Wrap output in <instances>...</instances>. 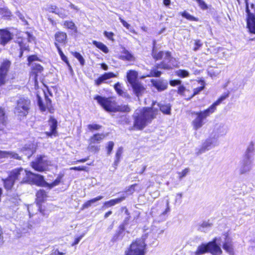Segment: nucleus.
Returning a JSON list of instances; mask_svg holds the SVG:
<instances>
[{
	"mask_svg": "<svg viewBox=\"0 0 255 255\" xmlns=\"http://www.w3.org/2000/svg\"><path fill=\"white\" fill-rule=\"evenodd\" d=\"M31 101L27 97H20L17 102L14 109V113L20 118L25 117L30 108Z\"/></svg>",
	"mask_w": 255,
	"mask_h": 255,
	"instance_id": "nucleus-4",
	"label": "nucleus"
},
{
	"mask_svg": "<svg viewBox=\"0 0 255 255\" xmlns=\"http://www.w3.org/2000/svg\"><path fill=\"white\" fill-rule=\"evenodd\" d=\"M40 175L39 174L32 173L30 171L28 172L26 170L24 169L23 168H21V167L18 168H15V169L12 170L10 172V175L16 176V175Z\"/></svg>",
	"mask_w": 255,
	"mask_h": 255,
	"instance_id": "nucleus-22",
	"label": "nucleus"
},
{
	"mask_svg": "<svg viewBox=\"0 0 255 255\" xmlns=\"http://www.w3.org/2000/svg\"><path fill=\"white\" fill-rule=\"evenodd\" d=\"M105 135L103 133H96L92 136L89 139L91 143H100L104 138Z\"/></svg>",
	"mask_w": 255,
	"mask_h": 255,
	"instance_id": "nucleus-29",
	"label": "nucleus"
},
{
	"mask_svg": "<svg viewBox=\"0 0 255 255\" xmlns=\"http://www.w3.org/2000/svg\"><path fill=\"white\" fill-rule=\"evenodd\" d=\"M135 186V185L134 184L131 185L129 189L126 192V193L123 194V195L120 198L111 199L109 201H106L104 203L103 208H109L114 206L117 204L120 203L126 199L128 194H131L134 191Z\"/></svg>",
	"mask_w": 255,
	"mask_h": 255,
	"instance_id": "nucleus-12",
	"label": "nucleus"
},
{
	"mask_svg": "<svg viewBox=\"0 0 255 255\" xmlns=\"http://www.w3.org/2000/svg\"><path fill=\"white\" fill-rule=\"evenodd\" d=\"M103 198V196H99L95 198L90 200V201L91 202V204H92L96 202L97 201L102 199Z\"/></svg>",
	"mask_w": 255,
	"mask_h": 255,
	"instance_id": "nucleus-60",
	"label": "nucleus"
},
{
	"mask_svg": "<svg viewBox=\"0 0 255 255\" xmlns=\"http://www.w3.org/2000/svg\"><path fill=\"white\" fill-rule=\"evenodd\" d=\"M169 83L170 85L174 86L176 85H180L181 83V81L180 80H174L170 81Z\"/></svg>",
	"mask_w": 255,
	"mask_h": 255,
	"instance_id": "nucleus-59",
	"label": "nucleus"
},
{
	"mask_svg": "<svg viewBox=\"0 0 255 255\" xmlns=\"http://www.w3.org/2000/svg\"><path fill=\"white\" fill-rule=\"evenodd\" d=\"M48 122L51 131L50 132H46V134L48 136H51L52 135H54L56 132L57 121L53 117H51Z\"/></svg>",
	"mask_w": 255,
	"mask_h": 255,
	"instance_id": "nucleus-18",
	"label": "nucleus"
},
{
	"mask_svg": "<svg viewBox=\"0 0 255 255\" xmlns=\"http://www.w3.org/2000/svg\"><path fill=\"white\" fill-rule=\"evenodd\" d=\"M157 112L158 110L153 108L136 110L132 115L133 125L129 128V130H142L156 118Z\"/></svg>",
	"mask_w": 255,
	"mask_h": 255,
	"instance_id": "nucleus-1",
	"label": "nucleus"
},
{
	"mask_svg": "<svg viewBox=\"0 0 255 255\" xmlns=\"http://www.w3.org/2000/svg\"><path fill=\"white\" fill-rule=\"evenodd\" d=\"M31 68L32 72L37 76L39 73H41L43 70V67L39 64L36 63L31 64Z\"/></svg>",
	"mask_w": 255,
	"mask_h": 255,
	"instance_id": "nucleus-33",
	"label": "nucleus"
},
{
	"mask_svg": "<svg viewBox=\"0 0 255 255\" xmlns=\"http://www.w3.org/2000/svg\"><path fill=\"white\" fill-rule=\"evenodd\" d=\"M204 88V87L203 86H201L200 87H198V88L195 89L194 91V93H193V95L192 96V97H193L194 95H197L198 93H199L201 91H202L203 90Z\"/></svg>",
	"mask_w": 255,
	"mask_h": 255,
	"instance_id": "nucleus-57",
	"label": "nucleus"
},
{
	"mask_svg": "<svg viewBox=\"0 0 255 255\" xmlns=\"http://www.w3.org/2000/svg\"><path fill=\"white\" fill-rule=\"evenodd\" d=\"M185 91V88L183 86H180L178 87V93L179 94L183 95Z\"/></svg>",
	"mask_w": 255,
	"mask_h": 255,
	"instance_id": "nucleus-63",
	"label": "nucleus"
},
{
	"mask_svg": "<svg viewBox=\"0 0 255 255\" xmlns=\"http://www.w3.org/2000/svg\"><path fill=\"white\" fill-rule=\"evenodd\" d=\"M228 130L227 126L225 124H221L216 128V132L217 134L216 136L219 137V135H225L227 133Z\"/></svg>",
	"mask_w": 255,
	"mask_h": 255,
	"instance_id": "nucleus-28",
	"label": "nucleus"
},
{
	"mask_svg": "<svg viewBox=\"0 0 255 255\" xmlns=\"http://www.w3.org/2000/svg\"><path fill=\"white\" fill-rule=\"evenodd\" d=\"M123 152V148L122 147H120L117 151L116 154V159L114 162V166H115V168H116V166H118L120 159L121 157L122 154Z\"/></svg>",
	"mask_w": 255,
	"mask_h": 255,
	"instance_id": "nucleus-38",
	"label": "nucleus"
},
{
	"mask_svg": "<svg viewBox=\"0 0 255 255\" xmlns=\"http://www.w3.org/2000/svg\"><path fill=\"white\" fill-rule=\"evenodd\" d=\"M55 39L57 43V42L61 43H65L67 39V34L65 32L62 31L57 32L55 34Z\"/></svg>",
	"mask_w": 255,
	"mask_h": 255,
	"instance_id": "nucleus-27",
	"label": "nucleus"
},
{
	"mask_svg": "<svg viewBox=\"0 0 255 255\" xmlns=\"http://www.w3.org/2000/svg\"><path fill=\"white\" fill-rule=\"evenodd\" d=\"M8 153H7V151H3L0 150V159L7 157V154Z\"/></svg>",
	"mask_w": 255,
	"mask_h": 255,
	"instance_id": "nucleus-64",
	"label": "nucleus"
},
{
	"mask_svg": "<svg viewBox=\"0 0 255 255\" xmlns=\"http://www.w3.org/2000/svg\"><path fill=\"white\" fill-rule=\"evenodd\" d=\"M101 127V126L97 124H91L88 126V129L91 131L93 130H98Z\"/></svg>",
	"mask_w": 255,
	"mask_h": 255,
	"instance_id": "nucleus-46",
	"label": "nucleus"
},
{
	"mask_svg": "<svg viewBox=\"0 0 255 255\" xmlns=\"http://www.w3.org/2000/svg\"><path fill=\"white\" fill-rule=\"evenodd\" d=\"M119 19H120V21L122 22V23L123 24V25H124V26L126 27L127 29L129 28V27L130 26V25L125 20L122 19L121 17H119Z\"/></svg>",
	"mask_w": 255,
	"mask_h": 255,
	"instance_id": "nucleus-58",
	"label": "nucleus"
},
{
	"mask_svg": "<svg viewBox=\"0 0 255 255\" xmlns=\"http://www.w3.org/2000/svg\"><path fill=\"white\" fill-rule=\"evenodd\" d=\"M218 145V136L216 134H212L203 142L200 148L196 149V154L199 155Z\"/></svg>",
	"mask_w": 255,
	"mask_h": 255,
	"instance_id": "nucleus-5",
	"label": "nucleus"
},
{
	"mask_svg": "<svg viewBox=\"0 0 255 255\" xmlns=\"http://www.w3.org/2000/svg\"><path fill=\"white\" fill-rule=\"evenodd\" d=\"M220 72V71H218L217 72L213 71V70H210L208 71V73L211 77L216 76H217Z\"/></svg>",
	"mask_w": 255,
	"mask_h": 255,
	"instance_id": "nucleus-62",
	"label": "nucleus"
},
{
	"mask_svg": "<svg viewBox=\"0 0 255 255\" xmlns=\"http://www.w3.org/2000/svg\"><path fill=\"white\" fill-rule=\"evenodd\" d=\"M0 34L1 37L0 43L3 45H4L12 39L11 33L6 30H0Z\"/></svg>",
	"mask_w": 255,
	"mask_h": 255,
	"instance_id": "nucleus-20",
	"label": "nucleus"
},
{
	"mask_svg": "<svg viewBox=\"0 0 255 255\" xmlns=\"http://www.w3.org/2000/svg\"><path fill=\"white\" fill-rule=\"evenodd\" d=\"M56 14H57L62 19L66 18L68 17V14L66 13V10L62 7L57 8Z\"/></svg>",
	"mask_w": 255,
	"mask_h": 255,
	"instance_id": "nucleus-39",
	"label": "nucleus"
},
{
	"mask_svg": "<svg viewBox=\"0 0 255 255\" xmlns=\"http://www.w3.org/2000/svg\"><path fill=\"white\" fill-rule=\"evenodd\" d=\"M158 106L160 108V110L164 114L166 115H170L171 114V106L169 104L166 105H162L158 104Z\"/></svg>",
	"mask_w": 255,
	"mask_h": 255,
	"instance_id": "nucleus-34",
	"label": "nucleus"
},
{
	"mask_svg": "<svg viewBox=\"0 0 255 255\" xmlns=\"http://www.w3.org/2000/svg\"><path fill=\"white\" fill-rule=\"evenodd\" d=\"M37 103L41 111L43 112L45 111L46 110L45 107L43 104L41 98L39 96H37Z\"/></svg>",
	"mask_w": 255,
	"mask_h": 255,
	"instance_id": "nucleus-47",
	"label": "nucleus"
},
{
	"mask_svg": "<svg viewBox=\"0 0 255 255\" xmlns=\"http://www.w3.org/2000/svg\"><path fill=\"white\" fill-rule=\"evenodd\" d=\"M176 74L182 78L188 77L189 76V72L185 70H179L176 71Z\"/></svg>",
	"mask_w": 255,
	"mask_h": 255,
	"instance_id": "nucleus-45",
	"label": "nucleus"
},
{
	"mask_svg": "<svg viewBox=\"0 0 255 255\" xmlns=\"http://www.w3.org/2000/svg\"><path fill=\"white\" fill-rule=\"evenodd\" d=\"M50 164L48 158L44 155H37L35 160L31 163L33 168L39 172L46 170Z\"/></svg>",
	"mask_w": 255,
	"mask_h": 255,
	"instance_id": "nucleus-8",
	"label": "nucleus"
},
{
	"mask_svg": "<svg viewBox=\"0 0 255 255\" xmlns=\"http://www.w3.org/2000/svg\"><path fill=\"white\" fill-rule=\"evenodd\" d=\"M7 153H8L7 154V157L9 156V157H10L11 158H13L14 159H19V160L21 159V157L17 153H15L14 152H7Z\"/></svg>",
	"mask_w": 255,
	"mask_h": 255,
	"instance_id": "nucleus-53",
	"label": "nucleus"
},
{
	"mask_svg": "<svg viewBox=\"0 0 255 255\" xmlns=\"http://www.w3.org/2000/svg\"><path fill=\"white\" fill-rule=\"evenodd\" d=\"M21 150L28 158H29L36 151V146L33 143L26 144Z\"/></svg>",
	"mask_w": 255,
	"mask_h": 255,
	"instance_id": "nucleus-17",
	"label": "nucleus"
},
{
	"mask_svg": "<svg viewBox=\"0 0 255 255\" xmlns=\"http://www.w3.org/2000/svg\"><path fill=\"white\" fill-rule=\"evenodd\" d=\"M137 77L138 73L136 71L130 70L127 72V79L130 85L138 82Z\"/></svg>",
	"mask_w": 255,
	"mask_h": 255,
	"instance_id": "nucleus-21",
	"label": "nucleus"
},
{
	"mask_svg": "<svg viewBox=\"0 0 255 255\" xmlns=\"http://www.w3.org/2000/svg\"><path fill=\"white\" fill-rule=\"evenodd\" d=\"M47 197L46 192L43 190H40L36 193L37 207L40 213L43 214L40 204L43 202Z\"/></svg>",
	"mask_w": 255,
	"mask_h": 255,
	"instance_id": "nucleus-16",
	"label": "nucleus"
},
{
	"mask_svg": "<svg viewBox=\"0 0 255 255\" xmlns=\"http://www.w3.org/2000/svg\"><path fill=\"white\" fill-rule=\"evenodd\" d=\"M255 144L253 141L250 142L245 151V154L246 155L254 156L255 151Z\"/></svg>",
	"mask_w": 255,
	"mask_h": 255,
	"instance_id": "nucleus-36",
	"label": "nucleus"
},
{
	"mask_svg": "<svg viewBox=\"0 0 255 255\" xmlns=\"http://www.w3.org/2000/svg\"><path fill=\"white\" fill-rule=\"evenodd\" d=\"M146 245L143 239H139L133 242L126 255H144Z\"/></svg>",
	"mask_w": 255,
	"mask_h": 255,
	"instance_id": "nucleus-6",
	"label": "nucleus"
},
{
	"mask_svg": "<svg viewBox=\"0 0 255 255\" xmlns=\"http://www.w3.org/2000/svg\"><path fill=\"white\" fill-rule=\"evenodd\" d=\"M169 201L167 199L165 206L153 207L151 209L150 214L153 217L159 216L160 220H165L167 217V214L170 212Z\"/></svg>",
	"mask_w": 255,
	"mask_h": 255,
	"instance_id": "nucleus-10",
	"label": "nucleus"
},
{
	"mask_svg": "<svg viewBox=\"0 0 255 255\" xmlns=\"http://www.w3.org/2000/svg\"><path fill=\"white\" fill-rule=\"evenodd\" d=\"M116 77L115 74L112 72L105 73L95 81L97 85H100L105 80Z\"/></svg>",
	"mask_w": 255,
	"mask_h": 255,
	"instance_id": "nucleus-24",
	"label": "nucleus"
},
{
	"mask_svg": "<svg viewBox=\"0 0 255 255\" xmlns=\"http://www.w3.org/2000/svg\"><path fill=\"white\" fill-rule=\"evenodd\" d=\"M155 45V41H153V47L152 51V56L153 58L156 60L161 59L162 58H163L165 55L166 52L161 51L157 52V50H156Z\"/></svg>",
	"mask_w": 255,
	"mask_h": 255,
	"instance_id": "nucleus-26",
	"label": "nucleus"
},
{
	"mask_svg": "<svg viewBox=\"0 0 255 255\" xmlns=\"http://www.w3.org/2000/svg\"><path fill=\"white\" fill-rule=\"evenodd\" d=\"M123 55L121 56V58L123 60H127L128 61L134 60V57L133 55L128 51L125 49L123 52Z\"/></svg>",
	"mask_w": 255,
	"mask_h": 255,
	"instance_id": "nucleus-35",
	"label": "nucleus"
},
{
	"mask_svg": "<svg viewBox=\"0 0 255 255\" xmlns=\"http://www.w3.org/2000/svg\"><path fill=\"white\" fill-rule=\"evenodd\" d=\"M194 41L195 47H194L193 50L196 51L202 46L203 44L200 40H195Z\"/></svg>",
	"mask_w": 255,
	"mask_h": 255,
	"instance_id": "nucleus-49",
	"label": "nucleus"
},
{
	"mask_svg": "<svg viewBox=\"0 0 255 255\" xmlns=\"http://www.w3.org/2000/svg\"><path fill=\"white\" fill-rule=\"evenodd\" d=\"M116 111L128 113L130 111V108L128 105H121L116 107Z\"/></svg>",
	"mask_w": 255,
	"mask_h": 255,
	"instance_id": "nucleus-40",
	"label": "nucleus"
},
{
	"mask_svg": "<svg viewBox=\"0 0 255 255\" xmlns=\"http://www.w3.org/2000/svg\"><path fill=\"white\" fill-rule=\"evenodd\" d=\"M151 82L152 85L159 91L165 90L168 86V82L165 80L152 79L151 80Z\"/></svg>",
	"mask_w": 255,
	"mask_h": 255,
	"instance_id": "nucleus-15",
	"label": "nucleus"
},
{
	"mask_svg": "<svg viewBox=\"0 0 255 255\" xmlns=\"http://www.w3.org/2000/svg\"><path fill=\"white\" fill-rule=\"evenodd\" d=\"M246 4V11L247 13V26L251 33L255 34V0L254 3H252L251 7L254 10L251 12L249 9L248 0H244Z\"/></svg>",
	"mask_w": 255,
	"mask_h": 255,
	"instance_id": "nucleus-7",
	"label": "nucleus"
},
{
	"mask_svg": "<svg viewBox=\"0 0 255 255\" xmlns=\"http://www.w3.org/2000/svg\"><path fill=\"white\" fill-rule=\"evenodd\" d=\"M200 6L203 9H206L207 8V5L202 0H196Z\"/></svg>",
	"mask_w": 255,
	"mask_h": 255,
	"instance_id": "nucleus-55",
	"label": "nucleus"
},
{
	"mask_svg": "<svg viewBox=\"0 0 255 255\" xmlns=\"http://www.w3.org/2000/svg\"><path fill=\"white\" fill-rule=\"evenodd\" d=\"M97 102L107 111L116 112L115 102L111 97L106 98L99 95L94 97Z\"/></svg>",
	"mask_w": 255,
	"mask_h": 255,
	"instance_id": "nucleus-11",
	"label": "nucleus"
},
{
	"mask_svg": "<svg viewBox=\"0 0 255 255\" xmlns=\"http://www.w3.org/2000/svg\"><path fill=\"white\" fill-rule=\"evenodd\" d=\"M131 86L137 97L141 96L145 90L144 87L139 82L131 84Z\"/></svg>",
	"mask_w": 255,
	"mask_h": 255,
	"instance_id": "nucleus-19",
	"label": "nucleus"
},
{
	"mask_svg": "<svg viewBox=\"0 0 255 255\" xmlns=\"http://www.w3.org/2000/svg\"><path fill=\"white\" fill-rule=\"evenodd\" d=\"M17 176H7V177L4 179H2L3 181L4 186L7 190L11 189L12 187L15 177Z\"/></svg>",
	"mask_w": 255,
	"mask_h": 255,
	"instance_id": "nucleus-25",
	"label": "nucleus"
},
{
	"mask_svg": "<svg viewBox=\"0 0 255 255\" xmlns=\"http://www.w3.org/2000/svg\"><path fill=\"white\" fill-rule=\"evenodd\" d=\"M54 45L56 46V47L57 48V49L58 50V53H59V55H60L61 59L64 62H65L66 63L68 64V61L67 58V57L66 56L64 55V54L63 53V52H62L61 48L60 47V46L59 45V44L58 43H57L56 42H55L54 43Z\"/></svg>",
	"mask_w": 255,
	"mask_h": 255,
	"instance_id": "nucleus-41",
	"label": "nucleus"
},
{
	"mask_svg": "<svg viewBox=\"0 0 255 255\" xmlns=\"http://www.w3.org/2000/svg\"><path fill=\"white\" fill-rule=\"evenodd\" d=\"M223 248L227 253L232 254L233 252V243L232 240L227 237L225 239V241L223 245Z\"/></svg>",
	"mask_w": 255,
	"mask_h": 255,
	"instance_id": "nucleus-23",
	"label": "nucleus"
},
{
	"mask_svg": "<svg viewBox=\"0 0 255 255\" xmlns=\"http://www.w3.org/2000/svg\"><path fill=\"white\" fill-rule=\"evenodd\" d=\"M228 97V94L221 96L218 100L214 103L207 109L201 111L200 112H193L192 115H195L196 117L192 122V125L195 130H197L201 128L204 124V120L210 115L213 114L216 110V107L219 105L222 101Z\"/></svg>",
	"mask_w": 255,
	"mask_h": 255,
	"instance_id": "nucleus-2",
	"label": "nucleus"
},
{
	"mask_svg": "<svg viewBox=\"0 0 255 255\" xmlns=\"http://www.w3.org/2000/svg\"><path fill=\"white\" fill-rule=\"evenodd\" d=\"M29 177V183L40 186H48L50 188L59 184L61 180L62 176H58L54 182L51 183L46 182L43 178L44 176H28Z\"/></svg>",
	"mask_w": 255,
	"mask_h": 255,
	"instance_id": "nucleus-9",
	"label": "nucleus"
},
{
	"mask_svg": "<svg viewBox=\"0 0 255 255\" xmlns=\"http://www.w3.org/2000/svg\"><path fill=\"white\" fill-rule=\"evenodd\" d=\"M57 8L58 7L56 5H50L46 8V10L49 12L56 14Z\"/></svg>",
	"mask_w": 255,
	"mask_h": 255,
	"instance_id": "nucleus-51",
	"label": "nucleus"
},
{
	"mask_svg": "<svg viewBox=\"0 0 255 255\" xmlns=\"http://www.w3.org/2000/svg\"><path fill=\"white\" fill-rule=\"evenodd\" d=\"M84 234H83V235H81L80 236L76 238L75 239V241L74 242H73V243L72 244V246H74L76 245H77L79 242L80 241V240L82 239V238L84 236Z\"/></svg>",
	"mask_w": 255,
	"mask_h": 255,
	"instance_id": "nucleus-56",
	"label": "nucleus"
},
{
	"mask_svg": "<svg viewBox=\"0 0 255 255\" xmlns=\"http://www.w3.org/2000/svg\"><path fill=\"white\" fill-rule=\"evenodd\" d=\"M104 35L105 36H106L108 39H113L112 38H113V36L114 35V34L113 33L110 32H107V31H105L104 32Z\"/></svg>",
	"mask_w": 255,
	"mask_h": 255,
	"instance_id": "nucleus-61",
	"label": "nucleus"
},
{
	"mask_svg": "<svg viewBox=\"0 0 255 255\" xmlns=\"http://www.w3.org/2000/svg\"><path fill=\"white\" fill-rule=\"evenodd\" d=\"M63 25L72 31L77 33L78 32L77 27L75 24L72 20H65L63 21Z\"/></svg>",
	"mask_w": 255,
	"mask_h": 255,
	"instance_id": "nucleus-31",
	"label": "nucleus"
},
{
	"mask_svg": "<svg viewBox=\"0 0 255 255\" xmlns=\"http://www.w3.org/2000/svg\"><path fill=\"white\" fill-rule=\"evenodd\" d=\"M114 88L120 95H122L123 94V91L122 90L121 84L119 83H117L115 85Z\"/></svg>",
	"mask_w": 255,
	"mask_h": 255,
	"instance_id": "nucleus-48",
	"label": "nucleus"
},
{
	"mask_svg": "<svg viewBox=\"0 0 255 255\" xmlns=\"http://www.w3.org/2000/svg\"><path fill=\"white\" fill-rule=\"evenodd\" d=\"M94 143H91L89 142V145L88 146V149L93 152H96L99 151L100 146L95 145Z\"/></svg>",
	"mask_w": 255,
	"mask_h": 255,
	"instance_id": "nucleus-42",
	"label": "nucleus"
},
{
	"mask_svg": "<svg viewBox=\"0 0 255 255\" xmlns=\"http://www.w3.org/2000/svg\"><path fill=\"white\" fill-rule=\"evenodd\" d=\"M72 54L73 56L78 60L81 65L83 66L84 65L85 60L80 53L77 52H72Z\"/></svg>",
	"mask_w": 255,
	"mask_h": 255,
	"instance_id": "nucleus-43",
	"label": "nucleus"
},
{
	"mask_svg": "<svg viewBox=\"0 0 255 255\" xmlns=\"http://www.w3.org/2000/svg\"><path fill=\"white\" fill-rule=\"evenodd\" d=\"M210 227H211V224H210L208 223V222H204L200 226V227L199 229L201 231L205 232L206 230H204V228H207Z\"/></svg>",
	"mask_w": 255,
	"mask_h": 255,
	"instance_id": "nucleus-54",
	"label": "nucleus"
},
{
	"mask_svg": "<svg viewBox=\"0 0 255 255\" xmlns=\"http://www.w3.org/2000/svg\"><path fill=\"white\" fill-rule=\"evenodd\" d=\"M220 240V238H215L212 242L207 244H202L198 247L196 252V255H201L207 252H210L213 255L221 254L222 251L218 245Z\"/></svg>",
	"mask_w": 255,
	"mask_h": 255,
	"instance_id": "nucleus-3",
	"label": "nucleus"
},
{
	"mask_svg": "<svg viewBox=\"0 0 255 255\" xmlns=\"http://www.w3.org/2000/svg\"><path fill=\"white\" fill-rule=\"evenodd\" d=\"M181 15L186 18V19L189 20H191V21H198V19L197 18L190 15L189 13H188L186 11H184L183 12H182L181 13Z\"/></svg>",
	"mask_w": 255,
	"mask_h": 255,
	"instance_id": "nucleus-44",
	"label": "nucleus"
},
{
	"mask_svg": "<svg viewBox=\"0 0 255 255\" xmlns=\"http://www.w3.org/2000/svg\"><path fill=\"white\" fill-rule=\"evenodd\" d=\"M114 146V143L113 141H109L108 143V146L107 147V153L108 154H110Z\"/></svg>",
	"mask_w": 255,
	"mask_h": 255,
	"instance_id": "nucleus-50",
	"label": "nucleus"
},
{
	"mask_svg": "<svg viewBox=\"0 0 255 255\" xmlns=\"http://www.w3.org/2000/svg\"><path fill=\"white\" fill-rule=\"evenodd\" d=\"M6 124V117L4 110L0 108V131H2Z\"/></svg>",
	"mask_w": 255,
	"mask_h": 255,
	"instance_id": "nucleus-30",
	"label": "nucleus"
},
{
	"mask_svg": "<svg viewBox=\"0 0 255 255\" xmlns=\"http://www.w3.org/2000/svg\"><path fill=\"white\" fill-rule=\"evenodd\" d=\"M93 44L96 46L97 48L101 50L103 52L105 53H107L109 52V49L108 47L104 44L103 43L100 42H98L97 41H93Z\"/></svg>",
	"mask_w": 255,
	"mask_h": 255,
	"instance_id": "nucleus-37",
	"label": "nucleus"
},
{
	"mask_svg": "<svg viewBox=\"0 0 255 255\" xmlns=\"http://www.w3.org/2000/svg\"><path fill=\"white\" fill-rule=\"evenodd\" d=\"M10 65V61H4L0 67V73L1 75H7L8 69Z\"/></svg>",
	"mask_w": 255,
	"mask_h": 255,
	"instance_id": "nucleus-32",
	"label": "nucleus"
},
{
	"mask_svg": "<svg viewBox=\"0 0 255 255\" xmlns=\"http://www.w3.org/2000/svg\"><path fill=\"white\" fill-rule=\"evenodd\" d=\"M254 156L244 155L241 161L240 170L241 174H245L252 168Z\"/></svg>",
	"mask_w": 255,
	"mask_h": 255,
	"instance_id": "nucleus-13",
	"label": "nucleus"
},
{
	"mask_svg": "<svg viewBox=\"0 0 255 255\" xmlns=\"http://www.w3.org/2000/svg\"><path fill=\"white\" fill-rule=\"evenodd\" d=\"M151 76L159 77L161 74V72L156 69H153L150 72Z\"/></svg>",
	"mask_w": 255,
	"mask_h": 255,
	"instance_id": "nucleus-52",
	"label": "nucleus"
},
{
	"mask_svg": "<svg viewBox=\"0 0 255 255\" xmlns=\"http://www.w3.org/2000/svg\"><path fill=\"white\" fill-rule=\"evenodd\" d=\"M172 58L169 52L166 51L163 58V61L157 66V68L170 69L172 68V65L171 64V61Z\"/></svg>",
	"mask_w": 255,
	"mask_h": 255,
	"instance_id": "nucleus-14",
	"label": "nucleus"
}]
</instances>
